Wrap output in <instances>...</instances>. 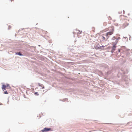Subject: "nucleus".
Segmentation results:
<instances>
[{"label": "nucleus", "mask_w": 132, "mask_h": 132, "mask_svg": "<svg viewBox=\"0 0 132 132\" xmlns=\"http://www.w3.org/2000/svg\"><path fill=\"white\" fill-rule=\"evenodd\" d=\"M120 19L123 21V24L122 26L123 28H124L129 25V21L127 19L126 17L124 15H121L120 16Z\"/></svg>", "instance_id": "f257e3e1"}, {"label": "nucleus", "mask_w": 132, "mask_h": 132, "mask_svg": "<svg viewBox=\"0 0 132 132\" xmlns=\"http://www.w3.org/2000/svg\"><path fill=\"white\" fill-rule=\"evenodd\" d=\"M113 30L112 31L108 32L106 33V36L107 37V38L109 37V36L112 35L113 34Z\"/></svg>", "instance_id": "f03ea898"}, {"label": "nucleus", "mask_w": 132, "mask_h": 132, "mask_svg": "<svg viewBox=\"0 0 132 132\" xmlns=\"http://www.w3.org/2000/svg\"><path fill=\"white\" fill-rule=\"evenodd\" d=\"M51 130L50 128H45L41 130L42 132H47L50 131Z\"/></svg>", "instance_id": "7ed1b4c3"}, {"label": "nucleus", "mask_w": 132, "mask_h": 132, "mask_svg": "<svg viewBox=\"0 0 132 132\" xmlns=\"http://www.w3.org/2000/svg\"><path fill=\"white\" fill-rule=\"evenodd\" d=\"M120 39V37H118L117 38V40L115 42H113V44L114 45H116L118 42V40L119 39Z\"/></svg>", "instance_id": "20e7f679"}, {"label": "nucleus", "mask_w": 132, "mask_h": 132, "mask_svg": "<svg viewBox=\"0 0 132 132\" xmlns=\"http://www.w3.org/2000/svg\"><path fill=\"white\" fill-rule=\"evenodd\" d=\"M102 47H105L104 46H102ZM101 46H100V47H95V48L96 49H100L101 48Z\"/></svg>", "instance_id": "39448f33"}, {"label": "nucleus", "mask_w": 132, "mask_h": 132, "mask_svg": "<svg viewBox=\"0 0 132 132\" xmlns=\"http://www.w3.org/2000/svg\"><path fill=\"white\" fill-rule=\"evenodd\" d=\"M38 85L39 86L42 87V88H44V86L43 84H41L40 83H38Z\"/></svg>", "instance_id": "423d86ee"}, {"label": "nucleus", "mask_w": 132, "mask_h": 132, "mask_svg": "<svg viewBox=\"0 0 132 132\" xmlns=\"http://www.w3.org/2000/svg\"><path fill=\"white\" fill-rule=\"evenodd\" d=\"M6 88V86L5 85H3L2 86V88L4 90H5Z\"/></svg>", "instance_id": "0eeeda50"}, {"label": "nucleus", "mask_w": 132, "mask_h": 132, "mask_svg": "<svg viewBox=\"0 0 132 132\" xmlns=\"http://www.w3.org/2000/svg\"><path fill=\"white\" fill-rule=\"evenodd\" d=\"M116 48V46L114 45L113 46L112 48V50L114 51L115 50Z\"/></svg>", "instance_id": "6e6552de"}, {"label": "nucleus", "mask_w": 132, "mask_h": 132, "mask_svg": "<svg viewBox=\"0 0 132 132\" xmlns=\"http://www.w3.org/2000/svg\"><path fill=\"white\" fill-rule=\"evenodd\" d=\"M16 54H18L19 55H22V54H21V53H20V52L18 53H16Z\"/></svg>", "instance_id": "1a4fd4ad"}, {"label": "nucleus", "mask_w": 132, "mask_h": 132, "mask_svg": "<svg viewBox=\"0 0 132 132\" xmlns=\"http://www.w3.org/2000/svg\"><path fill=\"white\" fill-rule=\"evenodd\" d=\"M77 31H78V32H77V33H78V34H81L82 32V31H80L79 30H77Z\"/></svg>", "instance_id": "9d476101"}, {"label": "nucleus", "mask_w": 132, "mask_h": 132, "mask_svg": "<svg viewBox=\"0 0 132 132\" xmlns=\"http://www.w3.org/2000/svg\"><path fill=\"white\" fill-rule=\"evenodd\" d=\"M117 38L115 36H114L112 38V39L113 40H114L115 39H116Z\"/></svg>", "instance_id": "9b49d317"}, {"label": "nucleus", "mask_w": 132, "mask_h": 132, "mask_svg": "<svg viewBox=\"0 0 132 132\" xmlns=\"http://www.w3.org/2000/svg\"><path fill=\"white\" fill-rule=\"evenodd\" d=\"M34 94L35 95H39V94H38V92H35V94Z\"/></svg>", "instance_id": "f8f14e48"}, {"label": "nucleus", "mask_w": 132, "mask_h": 132, "mask_svg": "<svg viewBox=\"0 0 132 132\" xmlns=\"http://www.w3.org/2000/svg\"><path fill=\"white\" fill-rule=\"evenodd\" d=\"M4 94H8V93H7V91H5L4 92Z\"/></svg>", "instance_id": "ddd939ff"}, {"label": "nucleus", "mask_w": 132, "mask_h": 132, "mask_svg": "<svg viewBox=\"0 0 132 132\" xmlns=\"http://www.w3.org/2000/svg\"><path fill=\"white\" fill-rule=\"evenodd\" d=\"M102 39L103 40H105V37L103 36H102Z\"/></svg>", "instance_id": "4468645a"}, {"label": "nucleus", "mask_w": 132, "mask_h": 132, "mask_svg": "<svg viewBox=\"0 0 132 132\" xmlns=\"http://www.w3.org/2000/svg\"><path fill=\"white\" fill-rule=\"evenodd\" d=\"M118 51L119 52H120V50L119 49L118 50Z\"/></svg>", "instance_id": "2eb2a0df"}]
</instances>
